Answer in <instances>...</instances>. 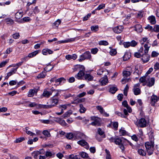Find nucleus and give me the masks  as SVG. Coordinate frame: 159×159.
<instances>
[{"label":"nucleus","instance_id":"obj_59","mask_svg":"<svg viewBox=\"0 0 159 159\" xmlns=\"http://www.w3.org/2000/svg\"><path fill=\"white\" fill-rule=\"evenodd\" d=\"M98 133L100 135H102L104 134L103 131L100 128L98 129Z\"/></svg>","mask_w":159,"mask_h":159},{"label":"nucleus","instance_id":"obj_43","mask_svg":"<svg viewBox=\"0 0 159 159\" xmlns=\"http://www.w3.org/2000/svg\"><path fill=\"white\" fill-rule=\"evenodd\" d=\"M74 137H75L74 134H73L72 133H67L66 135V137L67 139H72Z\"/></svg>","mask_w":159,"mask_h":159},{"label":"nucleus","instance_id":"obj_40","mask_svg":"<svg viewBox=\"0 0 159 159\" xmlns=\"http://www.w3.org/2000/svg\"><path fill=\"white\" fill-rule=\"evenodd\" d=\"M23 16L22 13V12H17L15 14V18L16 19H20Z\"/></svg>","mask_w":159,"mask_h":159},{"label":"nucleus","instance_id":"obj_11","mask_svg":"<svg viewBox=\"0 0 159 159\" xmlns=\"http://www.w3.org/2000/svg\"><path fill=\"white\" fill-rule=\"evenodd\" d=\"M159 100V97L156 95H152L151 98L150 103L152 106H154L155 103Z\"/></svg>","mask_w":159,"mask_h":159},{"label":"nucleus","instance_id":"obj_27","mask_svg":"<svg viewBox=\"0 0 159 159\" xmlns=\"http://www.w3.org/2000/svg\"><path fill=\"white\" fill-rule=\"evenodd\" d=\"M52 94V91L50 92H49L46 90L44 91L43 93V95L45 97L49 98Z\"/></svg>","mask_w":159,"mask_h":159},{"label":"nucleus","instance_id":"obj_33","mask_svg":"<svg viewBox=\"0 0 159 159\" xmlns=\"http://www.w3.org/2000/svg\"><path fill=\"white\" fill-rule=\"evenodd\" d=\"M118 89L117 88L115 87H110L109 89V92L112 93H115L116 92L117 90Z\"/></svg>","mask_w":159,"mask_h":159},{"label":"nucleus","instance_id":"obj_57","mask_svg":"<svg viewBox=\"0 0 159 159\" xmlns=\"http://www.w3.org/2000/svg\"><path fill=\"white\" fill-rule=\"evenodd\" d=\"M61 21L59 20H57L53 23V25L56 27H57L61 23Z\"/></svg>","mask_w":159,"mask_h":159},{"label":"nucleus","instance_id":"obj_34","mask_svg":"<svg viewBox=\"0 0 159 159\" xmlns=\"http://www.w3.org/2000/svg\"><path fill=\"white\" fill-rule=\"evenodd\" d=\"M133 91L134 94L136 95L139 94L141 93L140 89L139 88H134L133 89Z\"/></svg>","mask_w":159,"mask_h":159},{"label":"nucleus","instance_id":"obj_12","mask_svg":"<svg viewBox=\"0 0 159 159\" xmlns=\"http://www.w3.org/2000/svg\"><path fill=\"white\" fill-rule=\"evenodd\" d=\"M77 143L81 146H84L87 149L89 148V146L88 143L84 139H82L77 142Z\"/></svg>","mask_w":159,"mask_h":159},{"label":"nucleus","instance_id":"obj_14","mask_svg":"<svg viewBox=\"0 0 159 159\" xmlns=\"http://www.w3.org/2000/svg\"><path fill=\"white\" fill-rule=\"evenodd\" d=\"M148 79H149L148 76L142 77L140 78L139 82L140 83H143V86L147 85Z\"/></svg>","mask_w":159,"mask_h":159},{"label":"nucleus","instance_id":"obj_24","mask_svg":"<svg viewBox=\"0 0 159 159\" xmlns=\"http://www.w3.org/2000/svg\"><path fill=\"white\" fill-rule=\"evenodd\" d=\"M47 53L49 54H52L53 53V51L48 48L44 49L42 50V53L44 55H46Z\"/></svg>","mask_w":159,"mask_h":159},{"label":"nucleus","instance_id":"obj_26","mask_svg":"<svg viewBox=\"0 0 159 159\" xmlns=\"http://www.w3.org/2000/svg\"><path fill=\"white\" fill-rule=\"evenodd\" d=\"M135 30L138 33L141 32L142 31L143 29L142 26L138 24L134 26Z\"/></svg>","mask_w":159,"mask_h":159},{"label":"nucleus","instance_id":"obj_52","mask_svg":"<svg viewBox=\"0 0 159 159\" xmlns=\"http://www.w3.org/2000/svg\"><path fill=\"white\" fill-rule=\"evenodd\" d=\"M117 53L116 51L114 49H112L111 50L110 52V54L111 56H114Z\"/></svg>","mask_w":159,"mask_h":159},{"label":"nucleus","instance_id":"obj_64","mask_svg":"<svg viewBox=\"0 0 159 159\" xmlns=\"http://www.w3.org/2000/svg\"><path fill=\"white\" fill-rule=\"evenodd\" d=\"M154 69L155 70H157L159 69V63L158 62H156L154 65Z\"/></svg>","mask_w":159,"mask_h":159},{"label":"nucleus","instance_id":"obj_35","mask_svg":"<svg viewBox=\"0 0 159 159\" xmlns=\"http://www.w3.org/2000/svg\"><path fill=\"white\" fill-rule=\"evenodd\" d=\"M108 82V80L107 76H106V78H103L102 79V80L101 81V84L102 85H106Z\"/></svg>","mask_w":159,"mask_h":159},{"label":"nucleus","instance_id":"obj_23","mask_svg":"<svg viewBox=\"0 0 159 159\" xmlns=\"http://www.w3.org/2000/svg\"><path fill=\"white\" fill-rule=\"evenodd\" d=\"M150 23L152 24H155L156 23V20L155 17L153 16H149L148 18Z\"/></svg>","mask_w":159,"mask_h":159},{"label":"nucleus","instance_id":"obj_61","mask_svg":"<svg viewBox=\"0 0 159 159\" xmlns=\"http://www.w3.org/2000/svg\"><path fill=\"white\" fill-rule=\"evenodd\" d=\"M20 35L18 33H16L13 35V37L15 39H18Z\"/></svg>","mask_w":159,"mask_h":159},{"label":"nucleus","instance_id":"obj_36","mask_svg":"<svg viewBox=\"0 0 159 159\" xmlns=\"http://www.w3.org/2000/svg\"><path fill=\"white\" fill-rule=\"evenodd\" d=\"M18 68V67H17L16 68H13L11 69V71L8 73H7V74L10 76L13 74H15L17 71V69Z\"/></svg>","mask_w":159,"mask_h":159},{"label":"nucleus","instance_id":"obj_41","mask_svg":"<svg viewBox=\"0 0 159 159\" xmlns=\"http://www.w3.org/2000/svg\"><path fill=\"white\" fill-rule=\"evenodd\" d=\"M69 159H80L78 155L72 154L69 156Z\"/></svg>","mask_w":159,"mask_h":159},{"label":"nucleus","instance_id":"obj_17","mask_svg":"<svg viewBox=\"0 0 159 159\" xmlns=\"http://www.w3.org/2000/svg\"><path fill=\"white\" fill-rule=\"evenodd\" d=\"M155 83V79L154 78H151L148 80V82L147 85L149 87H151Z\"/></svg>","mask_w":159,"mask_h":159},{"label":"nucleus","instance_id":"obj_46","mask_svg":"<svg viewBox=\"0 0 159 159\" xmlns=\"http://www.w3.org/2000/svg\"><path fill=\"white\" fill-rule=\"evenodd\" d=\"M99 44L101 45L107 46L108 44V43L106 41L102 40L99 42Z\"/></svg>","mask_w":159,"mask_h":159},{"label":"nucleus","instance_id":"obj_20","mask_svg":"<svg viewBox=\"0 0 159 159\" xmlns=\"http://www.w3.org/2000/svg\"><path fill=\"white\" fill-rule=\"evenodd\" d=\"M38 90L37 89H30V90L28 96L29 97H33L35 93H37Z\"/></svg>","mask_w":159,"mask_h":159},{"label":"nucleus","instance_id":"obj_16","mask_svg":"<svg viewBox=\"0 0 159 159\" xmlns=\"http://www.w3.org/2000/svg\"><path fill=\"white\" fill-rule=\"evenodd\" d=\"M123 112L125 114V115L122 114L121 113L118 111L116 112V113L119 116H121L122 118H126V116H127L128 115L127 111L126 109H124Z\"/></svg>","mask_w":159,"mask_h":159},{"label":"nucleus","instance_id":"obj_45","mask_svg":"<svg viewBox=\"0 0 159 159\" xmlns=\"http://www.w3.org/2000/svg\"><path fill=\"white\" fill-rule=\"evenodd\" d=\"M55 153H52L51 152L49 151H47L45 152L46 157H53L54 156Z\"/></svg>","mask_w":159,"mask_h":159},{"label":"nucleus","instance_id":"obj_9","mask_svg":"<svg viewBox=\"0 0 159 159\" xmlns=\"http://www.w3.org/2000/svg\"><path fill=\"white\" fill-rule=\"evenodd\" d=\"M132 71H129L128 70H125L123 72V75L125 78L124 79H123L122 80V82H125V83L128 82L129 80H130V79H125L128 76H129L131 74Z\"/></svg>","mask_w":159,"mask_h":159},{"label":"nucleus","instance_id":"obj_15","mask_svg":"<svg viewBox=\"0 0 159 159\" xmlns=\"http://www.w3.org/2000/svg\"><path fill=\"white\" fill-rule=\"evenodd\" d=\"M123 30V27L121 25L116 26L113 29L114 32L117 34L120 33Z\"/></svg>","mask_w":159,"mask_h":159},{"label":"nucleus","instance_id":"obj_1","mask_svg":"<svg viewBox=\"0 0 159 159\" xmlns=\"http://www.w3.org/2000/svg\"><path fill=\"white\" fill-rule=\"evenodd\" d=\"M150 45L148 44H145L144 45V53L142 55L141 59L144 63H146L149 61L150 58V56L148 54Z\"/></svg>","mask_w":159,"mask_h":159},{"label":"nucleus","instance_id":"obj_63","mask_svg":"<svg viewBox=\"0 0 159 159\" xmlns=\"http://www.w3.org/2000/svg\"><path fill=\"white\" fill-rule=\"evenodd\" d=\"M123 95L122 94H119L117 96V99L120 101H121L123 98Z\"/></svg>","mask_w":159,"mask_h":159},{"label":"nucleus","instance_id":"obj_13","mask_svg":"<svg viewBox=\"0 0 159 159\" xmlns=\"http://www.w3.org/2000/svg\"><path fill=\"white\" fill-rule=\"evenodd\" d=\"M74 135L75 137L78 139H84L87 138V136L84 134L80 132H77L75 133Z\"/></svg>","mask_w":159,"mask_h":159},{"label":"nucleus","instance_id":"obj_21","mask_svg":"<svg viewBox=\"0 0 159 159\" xmlns=\"http://www.w3.org/2000/svg\"><path fill=\"white\" fill-rule=\"evenodd\" d=\"M131 56V54L130 52H126L125 53L123 57V60L126 61L129 59Z\"/></svg>","mask_w":159,"mask_h":159},{"label":"nucleus","instance_id":"obj_31","mask_svg":"<svg viewBox=\"0 0 159 159\" xmlns=\"http://www.w3.org/2000/svg\"><path fill=\"white\" fill-rule=\"evenodd\" d=\"M65 81L66 80L64 78L61 77L57 79V81H56V83L57 84V83H58V84H57V85H60L61 83L62 82H65Z\"/></svg>","mask_w":159,"mask_h":159},{"label":"nucleus","instance_id":"obj_42","mask_svg":"<svg viewBox=\"0 0 159 159\" xmlns=\"http://www.w3.org/2000/svg\"><path fill=\"white\" fill-rule=\"evenodd\" d=\"M39 151H34L32 153V155L35 159H37L38 156L39 155Z\"/></svg>","mask_w":159,"mask_h":159},{"label":"nucleus","instance_id":"obj_38","mask_svg":"<svg viewBox=\"0 0 159 159\" xmlns=\"http://www.w3.org/2000/svg\"><path fill=\"white\" fill-rule=\"evenodd\" d=\"M91 29L92 31H97L98 30L99 26L98 25H92L91 27Z\"/></svg>","mask_w":159,"mask_h":159},{"label":"nucleus","instance_id":"obj_50","mask_svg":"<svg viewBox=\"0 0 159 159\" xmlns=\"http://www.w3.org/2000/svg\"><path fill=\"white\" fill-rule=\"evenodd\" d=\"M153 31L155 32H159V25H155L154 26Z\"/></svg>","mask_w":159,"mask_h":159},{"label":"nucleus","instance_id":"obj_2","mask_svg":"<svg viewBox=\"0 0 159 159\" xmlns=\"http://www.w3.org/2000/svg\"><path fill=\"white\" fill-rule=\"evenodd\" d=\"M126 141L127 140L123 137L117 138H116L115 143L119 146V147L123 152L125 149L124 145Z\"/></svg>","mask_w":159,"mask_h":159},{"label":"nucleus","instance_id":"obj_51","mask_svg":"<svg viewBox=\"0 0 159 159\" xmlns=\"http://www.w3.org/2000/svg\"><path fill=\"white\" fill-rule=\"evenodd\" d=\"M43 134L47 137H49L51 135L50 133L47 130H44L43 132Z\"/></svg>","mask_w":159,"mask_h":159},{"label":"nucleus","instance_id":"obj_32","mask_svg":"<svg viewBox=\"0 0 159 159\" xmlns=\"http://www.w3.org/2000/svg\"><path fill=\"white\" fill-rule=\"evenodd\" d=\"M72 114V112L71 110H69L65 113L62 116L63 118H65L66 117H69L70 115Z\"/></svg>","mask_w":159,"mask_h":159},{"label":"nucleus","instance_id":"obj_18","mask_svg":"<svg viewBox=\"0 0 159 159\" xmlns=\"http://www.w3.org/2000/svg\"><path fill=\"white\" fill-rule=\"evenodd\" d=\"M75 38H71L65 40L59 41L57 42V43L60 44L61 43H66L74 41Z\"/></svg>","mask_w":159,"mask_h":159},{"label":"nucleus","instance_id":"obj_56","mask_svg":"<svg viewBox=\"0 0 159 159\" xmlns=\"http://www.w3.org/2000/svg\"><path fill=\"white\" fill-rule=\"evenodd\" d=\"M105 7V4H102L99 5L96 10H100L101 9L104 8Z\"/></svg>","mask_w":159,"mask_h":159},{"label":"nucleus","instance_id":"obj_37","mask_svg":"<svg viewBox=\"0 0 159 159\" xmlns=\"http://www.w3.org/2000/svg\"><path fill=\"white\" fill-rule=\"evenodd\" d=\"M7 24L12 25L14 23V20L10 18H7L5 20Z\"/></svg>","mask_w":159,"mask_h":159},{"label":"nucleus","instance_id":"obj_48","mask_svg":"<svg viewBox=\"0 0 159 159\" xmlns=\"http://www.w3.org/2000/svg\"><path fill=\"white\" fill-rule=\"evenodd\" d=\"M138 153L142 156H145L146 155V152L142 149H139L138 151Z\"/></svg>","mask_w":159,"mask_h":159},{"label":"nucleus","instance_id":"obj_5","mask_svg":"<svg viewBox=\"0 0 159 159\" xmlns=\"http://www.w3.org/2000/svg\"><path fill=\"white\" fill-rule=\"evenodd\" d=\"M91 58V54L89 51L85 52L84 53L80 55V58L78 59L79 61L81 62L85 59H89Z\"/></svg>","mask_w":159,"mask_h":159},{"label":"nucleus","instance_id":"obj_8","mask_svg":"<svg viewBox=\"0 0 159 159\" xmlns=\"http://www.w3.org/2000/svg\"><path fill=\"white\" fill-rule=\"evenodd\" d=\"M81 66L82 70H80L79 73L75 76V78L78 80L82 79V77L84 76V75H85L84 72L85 70L84 67L83 66Z\"/></svg>","mask_w":159,"mask_h":159},{"label":"nucleus","instance_id":"obj_28","mask_svg":"<svg viewBox=\"0 0 159 159\" xmlns=\"http://www.w3.org/2000/svg\"><path fill=\"white\" fill-rule=\"evenodd\" d=\"M79 154L83 158H87L89 157L88 154L86 152H82L79 153Z\"/></svg>","mask_w":159,"mask_h":159},{"label":"nucleus","instance_id":"obj_53","mask_svg":"<svg viewBox=\"0 0 159 159\" xmlns=\"http://www.w3.org/2000/svg\"><path fill=\"white\" fill-rule=\"evenodd\" d=\"M25 139V138L24 137H20L19 138L17 139H16L15 142L16 143H20L23 141Z\"/></svg>","mask_w":159,"mask_h":159},{"label":"nucleus","instance_id":"obj_39","mask_svg":"<svg viewBox=\"0 0 159 159\" xmlns=\"http://www.w3.org/2000/svg\"><path fill=\"white\" fill-rule=\"evenodd\" d=\"M80 111L81 113H84L86 111V109L83 106L82 104L80 105Z\"/></svg>","mask_w":159,"mask_h":159},{"label":"nucleus","instance_id":"obj_30","mask_svg":"<svg viewBox=\"0 0 159 159\" xmlns=\"http://www.w3.org/2000/svg\"><path fill=\"white\" fill-rule=\"evenodd\" d=\"M39 53V51L38 50L35 51L34 52H33L30 53H29L28 56L30 58L33 57L36 55L38 54Z\"/></svg>","mask_w":159,"mask_h":159},{"label":"nucleus","instance_id":"obj_25","mask_svg":"<svg viewBox=\"0 0 159 159\" xmlns=\"http://www.w3.org/2000/svg\"><path fill=\"white\" fill-rule=\"evenodd\" d=\"M66 59L67 60H70L71 59L75 60L77 58V56L75 54L72 55H67L66 57Z\"/></svg>","mask_w":159,"mask_h":159},{"label":"nucleus","instance_id":"obj_10","mask_svg":"<svg viewBox=\"0 0 159 159\" xmlns=\"http://www.w3.org/2000/svg\"><path fill=\"white\" fill-rule=\"evenodd\" d=\"M91 120H93L90 124L93 126H99L100 125V123L98 118L94 116L91 117Z\"/></svg>","mask_w":159,"mask_h":159},{"label":"nucleus","instance_id":"obj_19","mask_svg":"<svg viewBox=\"0 0 159 159\" xmlns=\"http://www.w3.org/2000/svg\"><path fill=\"white\" fill-rule=\"evenodd\" d=\"M122 105L124 107H126V110L129 113H131L132 112V109L131 108L129 107L127 103V102L126 101H125L122 102Z\"/></svg>","mask_w":159,"mask_h":159},{"label":"nucleus","instance_id":"obj_54","mask_svg":"<svg viewBox=\"0 0 159 159\" xmlns=\"http://www.w3.org/2000/svg\"><path fill=\"white\" fill-rule=\"evenodd\" d=\"M146 29H148V30L151 32H153V28L152 26H150L149 25H148L146 27H145Z\"/></svg>","mask_w":159,"mask_h":159},{"label":"nucleus","instance_id":"obj_29","mask_svg":"<svg viewBox=\"0 0 159 159\" xmlns=\"http://www.w3.org/2000/svg\"><path fill=\"white\" fill-rule=\"evenodd\" d=\"M141 70L139 71L138 68H137L136 66L135 67V70L134 72V74L135 75H137L138 76H136L135 77V79H137L139 77V75L141 74Z\"/></svg>","mask_w":159,"mask_h":159},{"label":"nucleus","instance_id":"obj_6","mask_svg":"<svg viewBox=\"0 0 159 159\" xmlns=\"http://www.w3.org/2000/svg\"><path fill=\"white\" fill-rule=\"evenodd\" d=\"M58 100L57 99H55L52 97L49 100V102L50 104L47 106V107L46 108H51L57 104Z\"/></svg>","mask_w":159,"mask_h":159},{"label":"nucleus","instance_id":"obj_55","mask_svg":"<svg viewBox=\"0 0 159 159\" xmlns=\"http://www.w3.org/2000/svg\"><path fill=\"white\" fill-rule=\"evenodd\" d=\"M98 50L97 48H92L91 49V52L92 53L95 54L97 53Z\"/></svg>","mask_w":159,"mask_h":159},{"label":"nucleus","instance_id":"obj_3","mask_svg":"<svg viewBox=\"0 0 159 159\" xmlns=\"http://www.w3.org/2000/svg\"><path fill=\"white\" fill-rule=\"evenodd\" d=\"M146 151L149 155L152 154L154 150V145L152 143L146 142L145 144Z\"/></svg>","mask_w":159,"mask_h":159},{"label":"nucleus","instance_id":"obj_62","mask_svg":"<svg viewBox=\"0 0 159 159\" xmlns=\"http://www.w3.org/2000/svg\"><path fill=\"white\" fill-rule=\"evenodd\" d=\"M67 105H68L67 104L60 105L59 106V108H62V109H63V110H65L66 108Z\"/></svg>","mask_w":159,"mask_h":159},{"label":"nucleus","instance_id":"obj_58","mask_svg":"<svg viewBox=\"0 0 159 159\" xmlns=\"http://www.w3.org/2000/svg\"><path fill=\"white\" fill-rule=\"evenodd\" d=\"M118 125V123L117 122H113L112 124L113 127L116 130L117 129Z\"/></svg>","mask_w":159,"mask_h":159},{"label":"nucleus","instance_id":"obj_7","mask_svg":"<svg viewBox=\"0 0 159 159\" xmlns=\"http://www.w3.org/2000/svg\"><path fill=\"white\" fill-rule=\"evenodd\" d=\"M53 68L52 67L50 70L48 69V67H45L44 68V70L39 74L37 76V78L38 79L41 78H44L46 75V72L48 71H50Z\"/></svg>","mask_w":159,"mask_h":159},{"label":"nucleus","instance_id":"obj_47","mask_svg":"<svg viewBox=\"0 0 159 159\" xmlns=\"http://www.w3.org/2000/svg\"><path fill=\"white\" fill-rule=\"evenodd\" d=\"M97 109L99 111L101 114H103L104 111L103 107L100 106H98L96 107Z\"/></svg>","mask_w":159,"mask_h":159},{"label":"nucleus","instance_id":"obj_49","mask_svg":"<svg viewBox=\"0 0 159 159\" xmlns=\"http://www.w3.org/2000/svg\"><path fill=\"white\" fill-rule=\"evenodd\" d=\"M106 153V159H111V155L110 153V152L107 149L105 150Z\"/></svg>","mask_w":159,"mask_h":159},{"label":"nucleus","instance_id":"obj_22","mask_svg":"<svg viewBox=\"0 0 159 159\" xmlns=\"http://www.w3.org/2000/svg\"><path fill=\"white\" fill-rule=\"evenodd\" d=\"M84 78L88 81H92L93 80V77L89 74H87L85 75Z\"/></svg>","mask_w":159,"mask_h":159},{"label":"nucleus","instance_id":"obj_60","mask_svg":"<svg viewBox=\"0 0 159 159\" xmlns=\"http://www.w3.org/2000/svg\"><path fill=\"white\" fill-rule=\"evenodd\" d=\"M139 52L135 53L134 54V57L138 58H140L141 57H142V55Z\"/></svg>","mask_w":159,"mask_h":159},{"label":"nucleus","instance_id":"obj_4","mask_svg":"<svg viewBox=\"0 0 159 159\" xmlns=\"http://www.w3.org/2000/svg\"><path fill=\"white\" fill-rule=\"evenodd\" d=\"M135 124L137 126L141 128H143L147 125V122L146 120L143 118L140 119L135 122Z\"/></svg>","mask_w":159,"mask_h":159},{"label":"nucleus","instance_id":"obj_44","mask_svg":"<svg viewBox=\"0 0 159 159\" xmlns=\"http://www.w3.org/2000/svg\"><path fill=\"white\" fill-rule=\"evenodd\" d=\"M53 88H51V91H52V93L53 92H55L56 93L55 94L54 96V97L57 96L58 95L59 93L61 91V90H56L53 89Z\"/></svg>","mask_w":159,"mask_h":159}]
</instances>
